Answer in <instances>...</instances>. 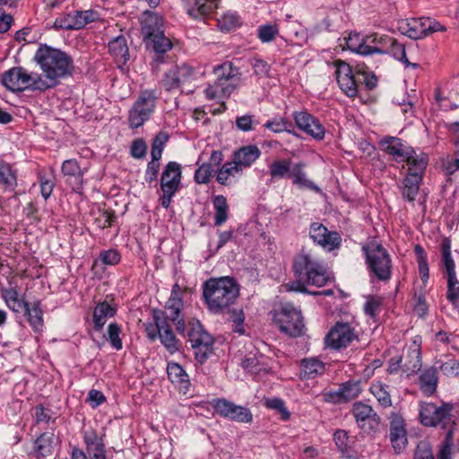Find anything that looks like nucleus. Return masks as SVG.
<instances>
[{
  "label": "nucleus",
  "mask_w": 459,
  "mask_h": 459,
  "mask_svg": "<svg viewBox=\"0 0 459 459\" xmlns=\"http://www.w3.org/2000/svg\"><path fill=\"white\" fill-rule=\"evenodd\" d=\"M293 271L296 281L283 285L287 291L312 293L307 286L320 288L325 286L330 279L323 261L311 250L302 249L294 257Z\"/></svg>",
  "instance_id": "nucleus-1"
},
{
  "label": "nucleus",
  "mask_w": 459,
  "mask_h": 459,
  "mask_svg": "<svg viewBox=\"0 0 459 459\" xmlns=\"http://www.w3.org/2000/svg\"><path fill=\"white\" fill-rule=\"evenodd\" d=\"M182 290L178 284L173 286L170 297L166 303L165 310L154 309L153 320L158 326V333L162 344L170 352L178 350V341L172 333L169 322H172L178 333H183L186 329L184 316L182 315L183 301Z\"/></svg>",
  "instance_id": "nucleus-2"
},
{
  "label": "nucleus",
  "mask_w": 459,
  "mask_h": 459,
  "mask_svg": "<svg viewBox=\"0 0 459 459\" xmlns=\"http://www.w3.org/2000/svg\"><path fill=\"white\" fill-rule=\"evenodd\" d=\"M34 60L40 65L44 74L43 82L46 90L55 87L58 79L70 74L73 71V60L65 52L48 46H40Z\"/></svg>",
  "instance_id": "nucleus-3"
},
{
  "label": "nucleus",
  "mask_w": 459,
  "mask_h": 459,
  "mask_svg": "<svg viewBox=\"0 0 459 459\" xmlns=\"http://www.w3.org/2000/svg\"><path fill=\"white\" fill-rule=\"evenodd\" d=\"M239 294L236 281L230 277L210 279L204 285V298L210 311L221 313L233 304Z\"/></svg>",
  "instance_id": "nucleus-4"
},
{
  "label": "nucleus",
  "mask_w": 459,
  "mask_h": 459,
  "mask_svg": "<svg viewBox=\"0 0 459 459\" xmlns=\"http://www.w3.org/2000/svg\"><path fill=\"white\" fill-rule=\"evenodd\" d=\"M370 275L378 281H387L392 274V260L386 249L377 241H370L362 247Z\"/></svg>",
  "instance_id": "nucleus-5"
},
{
  "label": "nucleus",
  "mask_w": 459,
  "mask_h": 459,
  "mask_svg": "<svg viewBox=\"0 0 459 459\" xmlns=\"http://www.w3.org/2000/svg\"><path fill=\"white\" fill-rule=\"evenodd\" d=\"M2 83L7 90L13 92L26 90L46 91L43 77L22 66H15L4 72L2 75Z\"/></svg>",
  "instance_id": "nucleus-6"
},
{
  "label": "nucleus",
  "mask_w": 459,
  "mask_h": 459,
  "mask_svg": "<svg viewBox=\"0 0 459 459\" xmlns=\"http://www.w3.org/2000/svg\"><path fill=\"white\" fill-rule=\"evenodd\" d=\"M273 321L281 332L291 336H301L305 324L301 311L291 303H281L273 310Z\"/></svg>",
  "instance_id": "nucleus-7"
},
{
  "label": "nucleus",
  "mask_w": 459,
  "mask_h": 459,
  "mask_svg": "<svg viewBox=\"0 0 459 459\" xmlns=\"http://www.w3.org/2000/svg\"><path fill=\"white\" fill-rule=\"evenodd\" d=\"M143 22L142 35L148 47H152L156 54H163L171 49L172 43L162 30V18L156 13H146Z\"/></svg>",
  "instance_id": "nucleus-8"
},
{
  "label": "nucleus",
  "mask_w": 459,
  "mask_h": 459,
  "mask_svg": "<svg viewBox=\"0 0 459 459\" xmlns=\"http://www.w3.org/2000/svg\"><path fill=\"white\" fill-rule=\"evenodd\" d=\"M158 97L155 91H142L129 110L128 123L131 128H138L147 121L153 113Z\"/></svg>",
  "instance_id": "nucleus-9"
},
{
  "label": "nucleus",
  "mask_w": 459,
  "mask_h": 459,
  "mask_svg": "<svg viewBox=\"0 0 459 459\" xmlns=\"http://www.w3.org/2000/svg\"><path fill=\"white\" fill-rule=\"evenodd\" d=\"M187 336L192 348L195 350L196 359L203 363L212 351L213 338L197 320L189 321Z\"/></svg>",
  "instance_id": "nucleus-10"
},
{
  "label": "nucleus",
  "mask_w": 459,
  "mask_h": 459,
  "mask_svg": "<svg viewBox=\"0 0 459 459\" xmlns=\"http://www.w3.org/2000/svg\"><path fill=\"white\" fill-rule=\"evenodd\" d=\"M453 406L450 404H442L437 406L432 403L421 404L420 411V421L423 425L429 427H441L442 429H450L454 423L451 411Z\"/></svg>",
  "instance_id": "nucleus-11"
},
{
  "label": "nucleus",
  "mask_w": 459,
  "mask_h": 459,
  "mask_svg": "<svg viewBox=\"0 0 459 459\" xmlns=\"http://www.w3.org/2000/svg\"><path fill=\"white\" fill-rule=\"evenodd\" d=\"M428 164V157L420 154V159L409 164L408 175L403 181L402 195L409 202H413L419 193L422 175Z\"/></svg>",
  "instance_id": "nucleus-12"
},
{
  "label": "nucleus",
  "mask_w": 459,
  "mask_h": 459,
  "mask_svg": "<svg viewBox=\"0 0 459 459\" xmlns=\"http://www.w3.org/2000/svg\"><path fill=\"white\" fill-rule=\"evenodd\" d=\"M195 78V70L186 64L176 65L165 73L162 86L166 91L182 88Z\"/></svg>",
  "instance_id": "nucleus-13"
},
{
  "label": "nucleus",
  "mask_w": 459,
  "mask_h": 459,
  "mask_svg": "<svg viewBox=\"0 0 459 459\" xmlns=\"http://www.w3.org/2000/svg\"><path fill=\"white\" fill-rule=\"evenodd\" d=\"M97 14L94 11H74L60 14L54 22L56 30H79L89 22L95 21Z\"/></svg>",
  "instance_id": "nucleus-14"
},
{
  "label": "nucleus",
  "mask_w": 459,
  "mask_h": 459,
  "mask_svg": "<svg viewBox=\"0 0 459 459\" xmlns=\"http://www.w3.org/2000/svg\"><path fill=\"white\" fill-rule=\"evenodd\" d=\"M212 404L215 412L223 418L242 423H249L253 420L252 412L248 408L236 405L226 399L213 400Z\"/></svg>",
  "instance_id": "nucleus-15"
},
{
  "label": "nucleus",
  "mask_w": 459,
  "mask_h": 459,
  "mask_svg": "<svg viewBox=\"0 0 459 459\" xmlns=\"http://www.w3.org/2000/svg\"><path fill=\"white\" fill-rule=\"evenodd\" d=\"M379 145L396 161H406L409 165L420 159V155H417L411 148L405 146L397 137L385 136L379 142Z\"/></svg>",
  "instance_id": "nucleus-16"
},
{
  "label": "nucleus",
  "mask_w": 459,
  "mask_h": 459,
  "mask_svg": "<svg viewBox=\"0 0 459 459\" xmlns=\"http://www.w3.org/2000/svg\"><path fill=\"white\" fill-rule=\"evenodd\" d=\"M359 429L366 433L376 431L380 424V417L373 408L364 403L357 402L351 410Z\"/></svg>",
  "instance_id": "nucleus-17"
},
{
  "label": "nucleus",
  "mask_w": 459,
  "mask_h": 459,
  "mask_svg": "<svg viewBox=\"0 0 459 459\" xmlns=\"http://www.w3.org/2000/svg\"><path fill=\"white\" fill-rule=\"evenodd\" d=\"M216 76V82L221 85V91L224 95H230L240 81V73L238 68L233 66L230 62H225L213 68Z\"/></svg>",
  "instance_id": "nucleus-18"
},
{
  "label": "nucleus",
  "mask_w": 459,
  "mask_h": 459,
  "mask_svg": "<svg viewBox=\"0 0 459 459\" xmlns=\"http://www.w3.org/2000/svg\"><path fill=\"white\" fill-rule=\"evenodd\" d=\"M335 75L340 89L350 98H354L358 93V76L352 73L349 64L344 61H335Z\"/></svg>",
  "instance_id": "nucleus-19"
},
{
  "label": "nucleus",
  "mask_w": 459,
  "mask_h": 459,
  "mask_svg": "<svg viewBox=\"0 0 459 459\" xmlns=\"http://www.w3.org/2000/svg\"><path fill=\"white\" fill-rule=\"evenodd\" d=\"M310 238L324 248L332 251L339 247L342 238L338 232L329 231L326 227L318 222L310 226Z\"/></svg>",
  "instance_id": "nucleus-20"
},
{
  "label": "nucleus",
  "mask_w": 459,
  "mask_h": 459,
  "mask_svg": "<svg viewBox=\"0 0 459 459\" xmlns=\"http://www.w3.org/2000/svg\"><path fill=\"white\" fill-rule=\"evenodd\" d=\"M402 416L393 412L390 416V441L396 454H400L407 446V431Z\"/></svg>",
  "instance_id": "nucleus-21"
},
{
  "label": "nucleus",
  "mask_w": 459,
  "mask_h": 459,
  "mask_svg": "<svg viewBox=\"0 0 459 459\" xmlns=\"http://www.w3.org/2000/svg\"><path fill=\"white\" fill-rule=\"evenodd\" d=\"M354 337V333L348 324L338 323L327 334L325 343L328 347L339 350L346 347Z\"/></svg>",
  "instance_id": "nucleus-22"
},
{
  "label": "nucleus",
  "mask_w": 459,
  "mask_h": 459,
  "mask_svg": "<svg viewBox=\"0 0 459 459\" xmlns=\"http://www.w3.org/2000/svg\"><path fill=\"white\" fill-rule=\"evenodd\" d=\"M0 293L7 307L15 313L22 312L28 305L17 283L13 280L9 281V287L0 285Z\"/></svg>",
  "instance_id": "nucleus-23"
},
{
  "label": "nucleus",
  "mask_w": 459,
  "mask_h": 459,
  "mask_svg": "<svg viewBox=\"0 0 459 459\" xmlns=\"http://www.w3.org/2000/svg\"><path fill=\"white\" fill-rule=\"evenodd\" d=\"M294 119L297 126L313 136L316 139L321 140L325 136V128L317 118L306 111H299L294 113Z\"/></svg>",
  "instance_id": "nucleus-24"
},
{
  "label": "nucleus",
  "mask_w": 459,
  "mask_h": 459,
  "mask_svg": "<svg viewBox=\"0 0 459 459\" xmlns=\"http://www.w3.org/2000/svg\"><path fill=\"white\" fill-rule=\"evenodd\" d=\"M181 180V167L175 161L167 164L161 175L160 187L162 192H177Z\"/></svg>",
  "instance_id": "nucleus-25"
},
{
  "label": "nucleus",
  "mask_w": 459,
  "mask_h": 459,
  "mask_svg": "<svg viewBox=\"0 0 459 459\" xmlns=\"http://www.w3.org/2000/svg\"><path fill=\"white\" fill-rule=\"evenodd\" d=\"M83 441L90 459H107L103 439L95 430H86L83 433Z\"/></svg>",
  "instance_id": "nucleus-26"
},
{
  "label": "nucleus",
  "mask_w": 459,
  "mask_h": 459,
  "mask_svg": "<svg viewBox=\"0 0 459 459\" xmlns=\"http://www.w3.org/2000/svg\"><path fill=\"white\" fill-rule=\"evenodd\" d=\"M189 16L199 19L213 12L218 7V0H184Z\"/></svg>",
  "instance_id": "nucleus-27"
},
{
  "label": "nucleus",
  "mask_w": 459,
  "mask_h": 459,
  "mask_svg": "<svg viewBox=\"0 0 459 459\" xmlns=\"http://www.w3.org/2000/svg\"><path fill=\"white\" fill-rule=\"evenodd\" d=\"M367 55L388 54L390 46L394 44V39L385 35L373 33L366 36Z\"/></svg>",
  "instance_id": "nucleus-28"
},
{
  "label": "nucleus",
  "mask_w": 459,
  "mask_h": 459,
  "mask_svg": "<svg viewBox=\"0 0 459 459\" xmlns=\"http://www.w3.org/2000/svg\"><path fill=\"white\" fill-rule=\"evenodd\" d=\"M261 155V151L255 145H247L239 148L233 154V160L243 169L250 167Z\"/></svg>",
  "instance_id": "nucleus-29"
},
{
  "label": "nucleus",
  "mask_w": 459,
  "mask_h": 459,
  "mask_svg": "<svg viewBox=\"0 0 459 459\" xmlns=\"http://www.w3.org/2000/svg\"><path fill=\"white\" fill-rule=\"evenodd\" d=\"M62 172L67 177V181L74 191H79L82 185V171L78 162L74 160H67L63 162Z\"/></svg>",
  "instance_id": "nucleus-30"
},
{
  "label": "nucleus",
  "mask_w": 459,
  "mask_h": 459,
  "mask_svg": "<svg viewBox=\"0 0 459 459\" xmlns=\"http://www.w3.org/2000/svg\"><path fill=\"white\" fill-rule=\"evenodd\" d=\"M57 444L58 437L54 433L45 432L35 441L34 451L39 456H50Z\"/></svg>",
  "instance_id": "nucleus-31"
},
{
  "label": "nucleus",
  "mask_w": 459,
  "mask_h": 459,
  "mask_svg": "<svg viewBox=\"0 0 459 459\" xmlns=\"http://www.w3.org/2000/svg\"><path fill=\"white\" fill-rule=\"evenodd\" d=\"M242 170L234 160L226 162L218 170L216 179L221 185L230 186L241 174Z\"/></svg>",
  "instance_id": "nucleus-32"
},
{
  "label": "nucleus",
  "mask_w": 459,
  "mask_h": 459,
  "mask_svg": "<svg viewBox=\"0 0 459 459\" xmlns=\"http://www.w3.org/2000/svg\"><path fill=\"white\" fill-rule=\"evenodd\" d=\"M167 373L170 381L186 394L189 387V379L183 368L178 363L170 362L167 366Z\"/></svg>",
  "instance_id": "nucleus-33"
},
{
  "label": "nucleus",
  "mask_w": 459,
  "mask_h": 459,
  "mask_svg": "<svg viewBox=\"0 0 459 459\" xmlns=\"http://www.w3.org/2000/svg\"><path fill=\"white\" fill-rule=\"evenodd\" d=\"M108 50L117 63L126 64L129 59V48L124 36H118L108 43Z\"/></svg>",
  "instance_id": "nucleus-34"
},
{
  "label": "nucleus",
  "mask_w": 459,
  "mask_h": 459,
  "mask_svg": "<svg viewBox=\"0 0 459 459\" xmlns=\"http://www.w3.org/2000/svg\"><path fill=\"white\" fill-rule=\"evenodd\" d=\"M23 310L33 330L40 332L43 327V312L40 308V302L36 301L31 307L28 304Z\"/></svg>",
  "instance_id": "nucleus-35"
},
{
  "label": "nucleus",
  "mask_w": 459,
  "mask_h": 459,
  "mask_svg": "<svg viewBox=\"0 0 459 459\" xmlns=\"http://www.w3.org/2000/svg\"><path fill=\"white\" fill-rule=\"evenodd\" d=\"M114 314L115 309L108 302L98 304L93 311L95 329L100 331L107 322V319L112 317Z\"/></svg>",
  "instance_id": "nucleus-36"
},
{
  "label": "nucleus",
  "mask_w": 459,
  "mask_h": 459,
  "mask_svg": "<svg viewBox=\"0 0 459 459\" xmlns=\"http://www.w3.org/2000/svg\"><path fill=\"white\" fill-rule=\"evenodd\" d=\"M325 370V365L316 359H306L301 363V375L304 378H314Z\"/></svg>",
  "instance_id": "nucleus-37"
},
{
  "label": "nucleus",
  "mask_w": 459,
  "mask_h": 459,
  "mask_svg": "<svg viewBox=\"0 0 459 459\" xmlns=\"http://www.w3.org/2000/svg\"><path fill=\"white\" fill-rule=\"evenodd\" d=\"M291 160L288 159L275 160L269 166V174L272 180L289 177Z\"/></svg>",
  "instance_id": "nucleus-38"
},
{
  "label": "nucleus",
  "mask_w": 459,
  "mask_h": 459,
  "mask_svg": "<svg viewBox=\"0 0 459 459\" xmlns=\"http://www.w3.org/2000/svg\"><path fill=\"white\" fill-rule=\"evenodd\" d=\"M212 204L215 210L214 223L221 226L228 220L229 205L226 198L223 195H216L212 200Z\"/></svg>",
  "instance_id": "nucleus-39"
},
{
  "label": "nucleus",
  "mask_w": 459,
  "mask_h": 459,
  "mask_svg": "<svg viewBox=\"0 0 459 459\" xmlns=\"http://www.w3.org/2000/svg\"><path fill=\"white\" fill-rule=\"evenodd\" d=\"M420 383L422 391L431 394L436 391L437 384V369L429 368L422 372L420 377Z\"/></svg>",
  "instance_id": "nucleus-40"
},
{
  "label": "nucleus",
  "mask_w": 459,
  "mask_h": 459,
  "mask_svg": "<svg viewBox=\"0 0 459 459\" xmlns=\"http://www.w3.org/2000/svg\"><path fill=\"white\" fill-rule=\"evenodd\" d=\"M404 34L412 39H420L428 36L426 18L415 19L407 24Z\"/></svg>",
  "instance_id": "nucleus-41"
},
{
  "label": "nucleus",
  "mask_w": 459,
  "mask_h": 459,
  "mask_svg": "<svg viewBox=\"0 0 459 459\" xmlns=\"http://www.w3.org/2000/svg\"><path fill=\"white\" fill-rule=\"evenodd\" d=\"M387 385L381 382L372 383L370 393L376 397L379 404L385 408L392 406V399Z\"/></svg>",
  "instance_id": "nucleus-42"
},
{
  "label": "nucleus",
  "mask_w": 459,
  "mask_h": 459,
  "mask_svg": "<svg viewBox=\"0 0 459 459\" xmlns=\"http://www.w3.org/2000/svg\"><path fill=\"white\" fill-rule=\"evenodd\" d=\"M360 391L359 384L357 382H347L342 384L336 393L339 397L338 402L352 400L359 396Z\"/></svg>",
  "instance_id": "nucleus-43"
},
{
  "label": "nucleus",
  "mask_w": 459,
  "mask_h": 459,
  "mask_svg": "<svg viewBox=\"0 0 459 459\" xmlns=\"http://www.w3.org/2000/svg\"><path fill=\"white\" fill-rule=\"evenodd\" d=\"M420 351L419 348H414L408 352L407 357L403 363V370L407 373H414L420 369Z\"/></svg>",
  "instance_id": "nucleus-44"
},
{
  "label": "nucleus",
  "mask_w": 459,
  "mask_h": 459,
  "mask_svg": "<svg viewBox=\"0 0 459 459\" xmlns=\"http://www.w3.org/2000/svg\"><path fill=\"white\" fill-rule=\"evenodd\" d=\"M346 44L350 50L358 54L367 56L366 36L363 37L358 33L350 34L346 39Z\"/></svg>",
  "instance_id": "nucleus-45"
},
{
  "label": "nucleus",
  "mask_w": 459,
  "mask_h": 459,
  "mask_svg": "<svg viewBox=\"0 0 459 459\" xmlns=\"http://www.w3.org/2000/svg\"><path fill=\"white\" fill-rule=\"evenodd\" d=\"M414 252L417 255V263L419 267V273L423 281L429 279V264L427 260V255L423 247L420 245H416Z\"/></svg>",
  "instance_id": "nucleus-46"
},
{
  "label": "nucleus",
  "mask_w": 459,
  "mask_h": 459,
  "mask_svg": "<svg viewBox=\"0 0 459 459\" xmlns=\"http://www.w3.org/2000/svg\"><path fill=\"white\" fill-rule=\"evenodd\" d=\"M169 141V134L165 132H160L156 134L152 144L151 155L152 160H160L166 143Z\"/></svg>",
  "instance_id": "nucleus-47"
},
{
  "label": "nucleus",
  "mask_w": 459,
  "mask_h": 459,
  "mask_svg": "<svg viewBox=\"0 0 459 459\" xmlns=\"http://www.w3.org/2000/svg\"><path fill=\"white\" fill-rule=\"evenodd\" d=\"M0 184L9 188L16 186V175L10 165L4 162H0Z\"/></svg>",
  "instance_id": "nucleus-48"
},
{
  "label": "nucleus",
  "mask_w": 459,
  "mask_h": 459,
  "mask_svg": "<svg viewBox=\"0 0 459 459\" xmlns=\"http://www.w3.org/2000/svg\"><path fill=\"white\" fill-rule=\"evenodd\" d=\"M394 56V57L399 61H402L407 67L412 66V67H418L417 64L411 63L407 57H406V52L404 45L400 44L397 42L396 39H394V44L390 46L389 52Z\"/></svg>",
  "instance_id": "nucleus-49"
},
{
  "label": "nucleus",
  "mask_w": 459,
  "mask_h": 459,
  "mask_svg": "<svg viewBox=\"0 0 459 459\" xmlns=\"http://www.w3.org/2000/svg\"><path fill=\"white\" fill-rule=\"evenodd\" d=\"M305 164L299 162L294 165H290V172L288 178H293L294 184L299 186H307L308 181L306 179V174L304 172Z\"/></svg>",
  "instance_id": "nucleus-50"
},
{
  "label": "nucleus",
  "mask_w": 459,
  "mask_h": 459,
  "mask_svg": "<svg viewBox=\"0 0 459 459\" xmlns=\"http://www.w3.org/2000/svg\"><path fill=\"white\" fill-rule=\"evenodd\" d=\"M239 24V17L236 13H227L218 19L221 30L230 31Z\"/></svg>",
  "instance_id": "nucleus-51"
},
{
  "label": "nucleus",
  "mask_w": 459,
  "mask_h": 459,
  "mask_svg": "<svg viewBox=\"0 0 459 459\" xmlns=\"http://www.w3.org/2000/svg\"><path fill=\"white\" fill-rule=\"evenodd\" d=\"M333 439L340 452L348 453L351 449V445L348 432L343 429H338L333 434Z\"/></svg>",
  "instance_id": "nucleus-52"
},
{
  "label": "nucleus",
  "mask_w": 459,
  "mask_h": 459,
  "mask_svg": "<svg viewBox=\"0 0 459 459\" xmlns=\"http://www.w3.org/2000/svg\"><path fill=\"white\" fill-rule=\"evenodd\" d=\"M230 321L232 323L234 332L243 334L245 333V315L242 309H233L230 313Z\"/></svg>",
  "instance_id": "nucleus-53"
},
{
  "label": "nucleus",
  "mask_w": 459,
  "mask_h": 459,
  "mask_svg": "<svg viewBox=\"0 0 459 459\" xmlns=\"http://www.w3.org/2000/svg\"><path fill=\"white\" fill-rule=\"evenodd\" d=\"M265 406L278 411L283 420H287L290 417V411L285 407L283 401L280 398L267 399L265 401Z\"/></svg>",
  "instance_id": "nucleus-54"
},
{
  "label": "nucleus",
  "mask_w": 459,
  "mask_h": 459,
  "mask_svg": "<svg viewBox=\"0 0 459 459\" xmlns=\"http://www.w3.org/2000/svg\"><path fill=\"white\" fill-rule=\"evenodd\" d=\"M213 168L212 164L203 163L195 173V181L197 184H207L212 175Z\"/></svg>",
  "instance_id": "nucleus-55"
},
{
  "label": "nucleus",
  "mask_w": 459,
  "mask_h": 459,
  "mask_svg": "<svg viewBox=\"0 0 459 459\" xmlns=\"http://www.w3.org/2000/svg\"><path fill=\"white\" fill-rule=\"evenodd\" d=\"M447 299L454 305L459 300V281L456 275L447 277Z\"/></svg>",
  "instance_id": "nucleus-56"
},
{
  "label": "nucleus",
  "mask_w": 459,
  "mask_h": 459,
  "mask_svg": "<svg viewBox=\"0 0 459 459\" xmlns=\"http://www.w3.org/2000/svg\"><path fill=\"white\" fill-rule=\"evenodd\" d=\"M278 34V28L275 25H264L258 30V38L263 42H270L274 39Z\"/></svg>",
  "instance_id": "nucleus-57"
},
{
  "label": "nucleus",
  "mask_w": 459,
  "mask_h": 459,
  "mask_svg": "<svg viewBox=\"0 0 459 459\" xmlns=\"http://www.w3.org/2000/svg\"><path fill=\"white\" fill-rule=\"evenodd\" d=\"M264 126L274 133H281L284 131H290L289 127L291 126V124L284 118L280 117L272 121H267L264 124Z\"/></svg>",
  "instance_id": "nucleus-58"
},
{
  "label": "nucleus",
  "mask_w": 459,
  "mask_h": 459,
  "mask_svg": "<svg viewBox=\"0 0 459 459\" xmlns=\"http://www.w3.org/2000/svg\"><path fill=\"white\" fill-rule=\"evenodd\" d=\"M414 459H433V452L428 441L419 442L415 449Z\"/></svg>",
  "instance_id": "nucleus-59"
},
{
  "label": "nucleus",
  "mask_w": 459,
  "mask_h": 459,
  "mask_svg": "<svg viewBox=\"0 0 459 459\" xmlns=\"http://www.w3.org/2000/svg\"><path fill=\"white\" fill-rule=\"evenodd\" d=\"M439 368L447 377H459V360L449 359Z\"/></svg>",
  "instance_id": "nucleus-60"
},
{
  "label": "nucleus",
  "mask_w": 459,
  "mask_h": 459,
  "mask_svg": "<svg viewBox=\"0 0 459 459\" xmlns=\"http://www.w3.org/2000/svg\"><path fill=\"white\" fill-rule=\"evenodd\" d=\"M108 340L112 345L117 350H120L122 348V341L119 338L120 328L117 324H110L108 328Z\"/></svg>",
  "instance_id": "nucleus-61"
},
{
  "label": "nucleus",
  "mask_w": 459,
  "mask_h": 459,
  "mask_svg": "<svg viewBox=\"0 0 459 459\" xmlns=\"http://www.w3.org/2000/svg\"><path fill=\"white\" fill-rule=\"evenodd\" d=\"M120 254L115 249H109L101 252L100 255V260L107 265H115L120 262Z\"/></svg>",
  "instance_id": "nucleus-62"
},
{
  "label": "nucleus",
  "mask_w": 459,
  "mask_h": 459,
  "mask_svg": "<svg viewBox=\"0 0 459 459\" xmlns=\"http://www.w3.org/2000/svg\"><path fill=\"white\" fill-rule=\"evenodd\" d=\"M116 216L112 211H102L100 212L99 216L95 219L96 223L101 229H105L110 227Z\"/></svg>",
  "instance_id": "nucleus-63"
},
{
  "label": "nucleus",
  "mask_w": 459,
  "mask_h": 459,
  "mask_svg": "<svg viewBox=\"0 0 459 459\" xmlns=\"http://www.w3.org/2000/svg\"><path fill=\"white\" fill-rule=\"evenodd\" d=\"M147 145L143 139H137L133 142L131 146V154L134 158L142 159L146 155Z\"/></svg>",
  "instance_id": "nucleus-64"
}]
</instances>
